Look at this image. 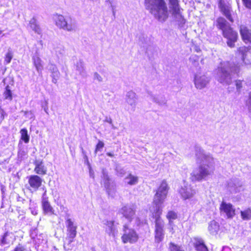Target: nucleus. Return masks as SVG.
Segmentation results:
<instances>
[{"label": "nucleus", "instance_id": "nucleus-6", "mask_svg": "<svg viewBox=\"0 0 251 251\" xmlns=\"http://www.w3.org/2000/svg\"><path fill=\"white\" fill-rule=\"evenodd\" d=\"M151 213L152 218L155 220V241L159 243L162 242L164 238V223L160 217L162 214L160 212L159 213Z\"/></svg>", "mask_w": 251, "mask_h": 251}, {"label": "nucleus", "instance_id": "nucleus-52", "mask_svg": "<svg viewBox=\"0 0 251 251\" xmlns=\"http://www.w3.org/2000/svg\"><path fill=\"white\" fill-rule=\"evenodd\" d=\"M89 176L91 177H92L93 178H94V172L90 167L89 168Z\"/></svg>", "mask_w": 251, "mask_h": 251}, {"label": "nucleus", "instance_id": "nucleus-9", "mask_svg": "<svg viewBox=\"0 0 251 251\" xmlns=\"http://www.w3.org/2000/svg\"><path fill=\"white\" fill-rule=\"evenodd\" d=\"M179 193L181 198L183 200H186L193 198L196 194V191L191 185L184 181L183 184L179 190Z\"/></svg>", "mask_w": 251, "mask_h": 251}, {"label": "nucleus", "instance_id": "nucleus-64", "mask_svg": "<svg viewBox=\"0 0 251 251\" xmlns=\"http://www.w3.org/2000/svg\"><path fill=\"white\" fill-rule=\"evenodd\" d=\"M1 33H2V31L0 30V39L1 38Z\"/></svg>", "mask_w": 251, "mask_h": 251}, {"label": "nucleus", "instance_id": "nucleus-36", "mask_svg": "<svg viewBox=\"0 0 251 251\" xmlns=\"http://www.w3.org/2000/svg\"><path fill=\"white\" fill-rule=\"evenodd\" d=\"M3 95L4 99L7 100L9 101H11L12 100V93L8 85L6 86Z\"/></svg>", "mask_w": 251, "mask_h": 251}, {"label": "nucleus", "instance_id": "nucleus-48", "mask_svg": "<svg viewBox=\"0 0 251 251\" xmlns=\"http://www.w3.org/2000/svg\"><path fill=\"white\" fill-rule=\"evenodd\" d=\"M242 1L247 8L251 9V0H242Z\"/></svg>", "mask_w": 251, "mask_h": 251}, {"label": "nucleus", "instance_id": "nucleus-24", "mask_svg": "<svg viewBox=\"0 0 251 251\" xmlns=\"http://www.w3.org/2000/svg\"><path fill=\"white\" fill-rule=\"evenodd\" d=\"M35 168L34 171L36 174L39 175H45L47 174V169L44 165L42 160H35L34 162Z\"/></svg>", "mask_w": 251, "mask_h": 251}, {"label": "nucleus", "instance_id": "nucleus-50", "mask_svg": "<svg viewBox=\"0 0 251 251\" xmlns=\"http://www.w3.org/2000/svg\"><path fill=\"white\" fill-rule=\"evenodd\" d=\"M190 60L193 63H197L198 61V57L196 55L191 56Z\"/></svg>", "mask_w": 251, "mask_h": 251}, {"label": "nucleus", "instance_id": "nucleus-33", "mask_svg": "<svg viewBox=\"0 0 251 251\" xmlns=\"http://www.w3.org/2000/svg\"><path fill=\"white\" fill-rule=\"evenodd\" d=\"M29 26L31 29L35 33L38 34H41L42 30L39 25L37 24V21L35 18H33L30 20L29 22Z\"/></svg>", "mask_w": 251, "mask_h": 251}, {"label": "nucleus", "instance_id": "nucleus-40", "mask_svg": "<svg viewBox=\"0 0 251 251\" xmlns=\"http://www.w3.org/2000/svg\"><path fill=\"white\" fill-rule=\"evenodd\" d=\"M169 4L170 5V8L172 10L180 8L178 0H169Z\"/></svg>", "mask_w": 251, "mask_h": 251}, {"label": "nucleus", "instance_id": "nucleus-27", "mask_svg": "<svg viewBox=\"0 0 251 251\" xmlns=\"http://www.w3.org/2000/svg\"><path fill=\"white\" fill-rule=\"evenodd\" d=\"M148 97L150 100L160 105H164L167 103V100L164 96L161 95L156 96L152 94L149 93Z\"/></svg>", "mask_w": 251, "mask_h": 251}, {"label": "nucleus", "instance_id": "nucleus-61", "mask_svg": "<svg viewBox=\"0 0 251 251\" xmlns=\"http://www.w3.org/2000/svg\"><path fill=\"white\" fill-rule=\"evenodd\" d=\"M0 112L1 114V116H3V113H4V111L2 109H0Z\"/></svg>", "mask_w": 251, "mask_h": 251}, {"label": "nucleus", "instance_id": "nucleus-18", "mask_svg": "<svg viewBox=\"0 0 251 251\" xmlns=\"http://www.w3.org/2000/svg\"><path fill=\"white\" fill-rule=\"evenodd\" d=\"M30 236L33 239L35 246L38 247H39L40 245L45 244L47 243L45 235L42 233L37 234L36 229H34L31 231Z\"/></svg>", "mask_w": 251, "mask_h": 251}, {"label": "nucleus", "instance_id": "nucleus-32", "mask_svg": "<svg viewBox=\"0 0 251 251\" xmlns=\"http://www.w3.org/2000/svg\"><path fill=\"white\" fill-rule=\"evenodd\" d=\"M172 11V15L176 21L179 22L180 24H184L185 23V20L180 13V8L176 9V11L173 10Z\"/></svg>", "mask_w": 251, "mask_h": 251}, {"label": "nucleus", "instance_id": "nucleus-51", "mask_svg": "<svg viewBox=\"0 0 251 251\" xmlns=\"http://www.w3.org/2000/svg\"><path fill=\"white\" fill-rule=\"evenodd\" d=\"M118 176L121 177L123 176L125 174V171L123 169L117 170Z\"/></svg>", "mask_w": 251, "mask_h": 251}, {"label": "nucleus", "instance_id": "nucleus-1", "mask_svg": "<svg viewBox=\"0 0 251 251\" xmlns=\"http://www.w3.org/2000/svg\"><path fill=\"white\" fill-rule=\"evenodd\" d=\"M196 156L199 166L192 172L190 178L192 181H201L213 173L214 160L211 155L206 154L199 147L196 149Z\"/></svg>", "mask_w": 251, "mask_h": 251}, {"label": "nucleus", "instance_id": "nucleus-63", "mask_svg": "<svg viewBox=\"0 0 251 251\" xmlns=\"http://www.w3.org/2000/svg\"><path fill=\"white\" fill-rule=\"evenodd\" d=\"M166 155H167V156L171 157V156L172 155V154L171 153H168V154H167Z\"/></svg>", "mask_w": 251, "mask_h": 251}, {"label": "nucleus", "instance_id": "nucleus-14", "mask_svg": "<svg viewBox=\"0 0 251 251\" xmlns=\"http://www.w3.org/2000/svg\"><path fill=\"white\" fill-rule=\"evenodd\" d=\"M238 57L241 58L243 63L246 64H251V48L242 47L239 48Z\"/></svg>", "mask_w": 251, "mask_h": 251}, {"label": "nucleus", "instance_id": "nucleus-13", "mask_svg": "<svg viewBox=\"0 0 251 251\" xmlns=\"http://www.w3.org/2000/svg\"><path fill=\"white\" fill-rule=\"evenodd\" d=\"M66 223L67 231L66 240H68V243L70 244L74 241V238L76 237L77 226L74 224L71 219H67Z\"/></svg>", "mask_w": 251, "mask_h": 251}, {"label": "nucleus", "instance_id": "nucleus-53", "mask_svg": "<svg viewBox=\"0 0 251 251\" xmlns=\"http://www.w3.org/2000/svg\"><path fill=\"white\" fill-rule=\"evenodd\" d=\"M221 251H231V249L228 247L225 246L223 247V249Z\"/></svg>", "mask_w": 251, "mask_h": 251}, {"label": "nucleus", "instance_id": "nucleus-4", "mask_svg": "<svg viewBox=\"0 0 251 251\" xmlns=\"http://www.w3.org/2000/svg\"><path fill=\"white\" fill-rule=\"evenodd\" d=\"M169 187L166 181H162L156 191L153 201V206L150 209L151 212L154 213L162 214L163 208V204L166 199Z\"/></svg>", "mask_w": 251, "mask_h": 251}, {"label": "nucleus", "instance_id": "nucleus-21", "mask_svg": "<svg viewBox=\"0 0 251 251\" xmlns=\"http://www.w3.org/2000/svg\"><path fill=\"white\" fill-rule=\"evenodd\" d=\"M219 6L221 11L226 18L230 22H233V20L231 15V7L230 5L222 0H221L219 1Z\"/></svg>", "mask_w": 251, "mask_h": 251}, {"label": "nucleus", "instance_id": "nucleus-25", "mask_svg": "<svg viewBox=\"0 0 251 251\" xmlns=\"http://www.w3.org/2000/svg\"><path fill=\"white\" fill-rule=\"evenodd\" d=\"M42 205L44 212L46 214L50 215L53 214L54 210L48 201V198L46 197V191H45L42 197Z\"/></svg>", "mask_w": 251, "mask_h": 251}, {"label": "nucleus", "instance_id": "nucleus-7", "mask_svg": "<svg viewBox=\"0 0 251 251\" xmlns=\"http://www.w3.org/2000/svg\"><path fill=\"white\" fill-rule=\"evenodd\" d=\"M27 179L28 182L25 187L31 193L36 192L42 185L43 180L37 175H30Z\"/></svg>", "mask_w": 251, "mask_h": 251}, {"label": "nucleus", "instance_id": "nucleus-22", "mask_svg": "<svg viewBox=\"0 0 251 251\" xmlns=\"http://www.w3.org/2000/svg\"><path fill=\"white\" fill-rule=\"evenodd\" d=\"M137 100V95L134 92L130 91L127 93L126 95V101L130 106V110L132 112L135 111Z\"/></svg>", "mask_w": 251, "mask_h": 251}, {"label": "nucleus", "instance_id": "nucleus-43", "mask_svg": "<svg viewBox=\"0 0 251 251\" xmlns=\"http://www.w3.org/2000/svg\"><path fill=\"white\" fill-rule=\"evenodd\" d=\"M55 52L57 56H62L65 53L64 49L61 47H57L55 49Z\"/></svg>", "mask_w": 251, "mask_h": 251}, {"label": "nucleus", "instance_id": "nucleus-49", "mask_svg": "<svg viewBox=\"0 0 251 251\" xmlns=\"http://www.w3.org/2000/svg\"><path fill=\"white\" fill-rule=\"evenodd\" d=\"M236 86L237 91H239L240 89L242 87V82L241 80H236Z\"/></svg>", "mask_w": 251, "mask_h": 251}, {"label": "nucleus", "instance_id": "nucleus-16", "mask_svg": "<svg viewBox=\"0 0 251 251\" xmlns=\"http://www.w3.org/2000/svg\"><path fill=\"white\" fill-rule=\"evenodd\" d=\"M240 33L243 41L248 44L251 45V29L244 25L240 26Z\"/></svg>", "mask_w": 251, "mask_h": 251}, {"label": "nucleus", "instance_id": "nucleus-57", "mask_svg": "<svg viewBox=\"0 0 251 251\" xmlns=\"http://www.w3.org/2000/svg\"><path fill=\"white\" fill-rule=\"evenodd\" d=\"M106 70H105V69H101V70H100V72L101 74H103L105 73H106Z\"/></svg>", "mask_w": 251, "mask_h": 251}, {"label": "nucleus", "instance_id": "nucleus-58", "mask_svg": "<svg viewBox=\"0 0 251 251\" xmlns=\"http://www.w3.org/2000/svg\"><path fill=\"white\" fill-rule=\"evenodd\" d=\"M106 154H107L108 156H110V157H113V156H114L113 153H111V152H107V153H106Z\"/></svg>", "mask_w": 251, "mask_h": 251}, {"label": "nucleus", "instance_id": "nucleus-12", "mask_svg": "<svg viewBox=\"0 0 251 251\" xmlns=\"http://www.w3.org/2000/svg\"><path fill=\"white\" fill-rule=\"evenodd\" d=\"M135 211L136 207L134 205H126L119 210V213L130 222L134 218Z\"/></svg>", "mask_w": 251, "mask_h": 251}, {"label": "nucleus", "instance_id": "nucleus-56", "mask_svg": "<svg viewBox=\"0 0 251 251\" xmlns=\"http://www.w3.org/2000/svg\"><path fill=\"white\" fill-rule=\"evenodd\" d=\"M52 82L56 83L57 82V80L58 78H56V76H52Z\"/></svg>", "mask_w": 251, "mask_h": 251}, {"label": "nucleus", "instance_id": "nucleus-2", "mask_svg": "<svg viewBox=\"0 0 251 251\" xmlns=\"http://www.w3.org/2000/svg\"><path fill=\"white\" fill-rule=\"evenodd\" d=\"M145 8L160 22L168 19L169 13L164 0H145Z\"/></svg>", "mask_w": 251, "mask_h": 251}, {"label": "nucleus", "instance_id": "nucleus-37", "mask_svg": "<svg viewBox=\"0 0 251 251\" xmlns=\"http://www.w3.org/2000/svg\"><path fill=\"white\" fill-rule=\"evenodd\" d=\"M49 70L51 73V76H56V78H59L60 76V73L58 70L57 67L52 64L49 65Z\"/></svg>", "mask_w": 251, "mask_h": 251}, {"label": "nucleus", "instance_id": "nucleus-46", "mask_svg": "<svg viewBox=\"0 0 251 251\" xmlns=\"http://www.w3.org/2000/svg\"><path fill=\"white\" fill-rule=\"evenodd\" d=\"M246 105L248 106L249 112L251 113V91L249 94V98L246 102Z\"/></svg>", "mask_w": 251, "mask_h": 251}, {"label": "nucleus", "instance_id": "nucleus-3", "mask_svg": "<svg viewBox=\"0 0 251 251\" xmlns=\"http://www.w3.org/2000/svg\"><path fill=\"white\" fill-rule=\"evenodd\" d=\"M239 67L232 65L229 62H224L221 64L217 73L218 80L224 85H229L232 82L233 75L238 73Z\"/></svg>", "mask_w": 251, "mask_h": 251}, {"label": "nucleus", "instance_id": "nucleus-44", "mask_svg": "<svg viewBox=\"0 0 251 251\" xmlns=\"http://www.w3.org/2000/svg\"><path fill=\"white\" fill-rule=\"evenodd\" d=\"M93 76L94 79L97 80L99 82H101L103 81V78L98 73L95 72Z\"/></svg>", "mask_w": 251, "mask_h": 251}, {"label": "nucleus", "instance_id": "nucleus-35", "mask_svg": "<svg viewBox=\"0 0 251 251\" xmlns=\"http://www.w3.org/2000/svg\"><path fill=\"white\" fill-rule=\"evenodd\" d=\"M168 249L170 251H185L182 246L178 245L173 242H170L169 244Z\"/></svg>", "mask_w": 251, "mask_h": 251}, {"label": "nucleus", "instance_id": "nucleus-23", "mask_svg": "<svg viewBox=\"0 0 251 251\" xmlns=\"http://www.w3.org/2000/svg\"><path fill=\"white\" fill-rule=\"evenodd\" d=\"M32 59L33 65L38 73L39 75H41L43 70V61L39 57V52L38 50H36L35 54L32 57Z\"/></svg>", "mask_w": 251, "mask_h": 251}, {"label": "nucleus", "instance_id": "nucleus-29", "mask_svg": "<svg viewBox=\"0 0 251 251\" xmlns=\"http://www.w3.org/2000/svg\"><path fill=\"white\" fill-rule=\"evenodd\" d=\"M194 245L197 251H208L207 248L201 239H196Z\"/></svg>", "mask_w": 251, "mask_h": 251}, {"label": "nucleus", "instance_id": "nucleus-45", "mask_svg": "<svg viewBox=\"0 0 251 251\" xmlns=\"http://www.w3.org/2000/svg\"><path fill=\"white\" fill-rule=\"evenodd\" d=\"M103 147L104 143L102 141H99L96 146V148L95 151V153H96L98 151H100V149H102Z\"/></svg>", "mask_w": 251, "mask_h": 251}, {"label": "nucleus", "instance_id": "nucleus-20", "mask_svg": "<svg viewBox=\"0 0 251 251\" xmlns=\"http://www.w3.org/2000/svg\"><path fill=\"white\" fill-rule=\"evenodd\" d=\"M227 186L231 193H236L241 190L242 182L238 178H233L229 180Z\"/></svg>", "mask_w": 251, "mask_h": 251}, {"label": "nucleus", "instance_id": "nucleus-47", "mask_svg": "<svg viewBox=\"0 0 251 251\" xmlns=\"http://www.w3.org/2000/svg\"><path fill=\"white\" fill-rule=\"evenodd\" d=\"M174 224L173 223L169 222L168 229L171 234H174L175 232L174 229Z\"/></svg>", "mask_w": 251, "mask_h": 251}, {"label": "nucleus", "instance_id": "nucleus-10", "mask_svg": "<svg viewBox=\"0 0 251 251\" xmlns=\"http://www.w3.org/2000/svg\"><path fill=\"white\" fill-rule=\"evenodd\" d=\"M123 231L124 233L122 238L124 243H134L138 240V235L136 231L133 229L128 228L126 225L124 226Z\"/></svg>", "mask_w": 251, "mask_h": 251}, {"label": "nucleus", "instance_id": "nucleus-19", "mask_svg": "<svg viewBox=\"0 0 251 251\" xmlns=\"http://www.w3.org/2000/svg\"><path fill=\"white\" fill-rule=\"evenodd\" d=\"M221 212L225 214L228 218H232L235 215V209L230 203L223 201L220 205Z\"/></svg>", "mask_w": 251, "mask_h": 251}, {"label": "nucleus", "instance_id": "nucleus-54", "mask_svg": "<svg viewBox=\"0 0 251 251\" xmlns=\"http://www.w3.org/2000/svg\"><path fill=\"white\" fill-rule=\"evenodd\" d=\"M105 121L106 122L111 124L112 126V127L114 128L113 125H112V119L111 118H106V119H105Z\"/></svg>", "mask_w": 251, "mask_h": 251}, {"label": "nucleus", "instance_id": "nucleus-8", "mask_svg": "<svg viewBox=\"0 0 251 251\" xmlns=\"http://www.w3.org/2000/svg\"><path fill=\"white\" fill-rule=\"evenodd\" d=\"M102 178L104 187L106 188L108 195L114 197L116 192V184L114 182L111 181L109 177L108 173L105 169L102 171Z\"/></svg>", "mask_w": 251, "mask_h": 251}, {"label": "nucleus", "instance_id": "nucleus-59", "mask_svg": "<svg viewBox=\"0 0 251 251\" xmlns=\"http://www.w3.org/2000/svg\"><path fill=\"white\" fill-rule=\"evenodd\" d=\"M24 153H25V152H24V151H19V152H18V156H20L21 154V155H23V154H24Z\"/></svg>", "mask_w": 251, "mask_h": 251}, {"label": "nucleus", "instance_id": "nucleus-31", "mask_svg": "<svg viewBox=\"0 0 251 251\" xmlns=\"http://www.w3.org/2000/svg\"><path fill=\"white\" fill-rule=\"evenodd\" d=\"M12 235V234L11 233L8 232H5L0 239V245L1 246H4L9 244L13 240Z\"/></svg>", "mask_w": 251, "mask_h": 251}, {"label": "nucleus", "instance_id": "nucleus-30", "mask_svg": "<svg viewBox=\"0 0 251 251\" xmlns=\"http://www.w3.org/2000/svg\"><path fill=\"white\" fill-rule=\"evenodd\" d=\"M125 183L129 185H134L138 182V177L129 174L124 179Z\"/></svg>", "mask_w": 251, "mask_h": 251}, {"label": "nucleus", "instance_id": "nucleus-60", "mask_svg": "<svg viewBox=\"0 0 251 251\" xmlns=\"http://www.w3.org/2000/svg\"><path fill=\"white\" fill-rule=\"evenodd\" d=\"M48 107H45L44 108V111H45V112L47 114H48Z\"/></svg>", "mask_w": 251, "mask_h": 251}, {"label": "nucleus", "instance_id": "nucleus-5", "mask_svg": "<svg viewBox=\"0 0 251 251\" xmlns=\"http://www.w3.org/2000/svg\"><path fill=\"white\" fill-rule=\"evenodd\" d=\"M53 19L56 25L59 28L68 31H75L76 28V21L70 16L65 17L56 14L54 15Z\"/></svg>", "mask_w": 251, "mask_h": 251}, {"label": "nucleus", "instance_id": "nucleus-11", "mask_svg": "<svg viewBox=\"0 0 251 251\" xmlns=\"http://www.w3.org/2000/svg\"><path fill=\"white\" fill-rule=\"evenodd\" d=\"M223 36L226 39V44L230 48L235 46V43L237 41L238 35L236 31L233 30L231 27H229L222 33Z\"/></svg>", "mask_w": 251, "mask_h": 251}, {"label": "nucleus", "instance_id": "nucleus-42", "mask_svg": "<svg viewBox=\"0 0 251 251\" xmlns=\"http://www.w3.org/2000/svg\"><path fill=\"white\" fill-rule=\"evenodd\" d=\"M12 58V52L10 50H8V51L6 53L4 58V62H5L6 64H9L11 62Z\"/></svg>", "mask_w": 251, "mask_h": 251}, {"label": "nucleus", "instance_id": "nucleus-17", "mask_svg": "<svg viewBox=\"0 0 251 251\" xmlns=\"http://www.w3.org/2000/svg\"><path fill=\"white\" fill-rule=\"evenodd\" d=\"M104 225V228L105 232L109 235L115 237L118 232V231L114 226V222L113 221H108L104 220L102 221Z\"/></svg>", "mask_w": 251, "mask_h": 251}, {"label": "nucleus", "instance_id": "nucleus-62", "mask_svg": "<svg viewBox=\"0 0 251 251\" xmlns=\"http://www.w3.org/2000/svg\"><path fill=\"white\" fill-rule=\"evenodd\" d=\"M32 213L33 215H36L37 214V212L36 211H32Z\"/></svg>", "mask_w": 251, "mask_h": 251}, {"label": "nucleus", "instance_id": "nucleus-26", "mask_svg": "<svg viewBox=\"0 0 251 251\" xmlns=\"http://www.w3.org/2000/svg\"><path fill=\"white\" fill-rule=\"evenodd\" d=\"M75 70L78 73L79 75L83 78H86L87 77V73L86 71L84 66V62L82 60H79L76 63Z\"/></svg>", "mask_w": 251, "mask_h": 251}, {"label": "nucleus", "instance_id": "nucleus-34", "mask_svg": "<svg viewBox=\"0 0 251 251\" xmlns=\"http://www.w3.org/2000/svg\"><path fill=\"white\" fill-rule=\"evenodd\" d=\"M219 229V224L215 221H211L208 226V230L211 234L217 233Z\"/></svg>", "mask_w": 251, "mask_h": 251}, {"label": "nucleus", "instance_id": "nucleus-38", "mask_svg": "<svg viewBox=\"0 0 251 251\" xmlns=\"http://www.w3.org/2000/svg\"><path fill=\"white\" fill-rule=\"evenodd\" d=\"M21 139L24 141L25 143H28L29 141V136L27 133V130L26 128H23L21 130Z\"/></svg>", "mask_w": 251, "mask_h": 251}, {"label": "nucleus", "instance_id": "nucleus-28", "mask_svg": "<svg viewBox=\"0 0 251 251\" xmlns=\"http://www.w3.org/2000/svg\"><path fill=\"white\" fill-rule=\"evenodd\" d=\"M216 22L217 27L222 31V33L231 27L226 20L223 17L218 18Z\"/></svg>", "mask_w": 251, "mask_h": 251}, {"label": "nucleus", "instance_id": "nucleus-15", "mask_svg": "<svg viewBox=\"0 0 251 251\" xmlns=\"http://www.w3.org/2000/svg\"><path fill=\"white\" fill-rule=\"evenodd\" d=\"M210 78L204 75L197 74L194 78V84L197 89H202L206 87Z\"/></svg>", "mask_w": 251, "mask_h": 251}, {"label": "nucleus", "instance_id": "nucleus-41", "mask_svg": "<svg viewBox=\"0 0 251 251\" xmlns=\"http://www.w3.org/2000/svg\"><path fill=\"white\" fill-rule=\"evenodd\" d=\"M166 217L169 220V222L173 223V220H175L177 218V214L173 211H170L168 212Z\"/></svg>", "mask_w": 251, "mask_h": 251}, {"label": "nucleus", "instance_id": "nucleus-39", "mask_svg": "<svg viewBox=\"0 0 251 251\" xmlns=\"http://www.w3.org/2000/svg\"><path fill=\"white\" fill-rule=\"evenodd\" d=\"M242 218L244 220H249L251 219V209L249 208L241 212Z\"/></svg>", "mask_w": 251, "mask_h": 251}, {"label": "nucleus", "instance_id": "nucleus-55", "mask_svg": "<svg viewBox=\"0 0 251 251\" xmlns=\"http://www.w3.org/2000/svg\"><path fill=\"white\" fill-rule=\"evenodd\" d=\"M17 199V201H22V202H23V201H24V199L23 198H22L20 196H18Z\"/></svg>", "mask_w": 251, "mask_h": 251}]
</instances>
